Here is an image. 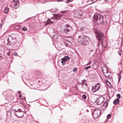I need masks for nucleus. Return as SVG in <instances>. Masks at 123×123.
<instances>
[{"label":"nucleus","mask_w":123,"mask_h":123,"mask_svg":"<svg viewBox=\"0 0 123 123\" xmlns=\"http://www.w3.org/2000/svg\"><path fill=\"white\" fill-rule=\"evenodd\" d=\"M93 31L96 35V38L99 41L97 44L98 47L99 48L101 43L102 44V46H103L102 41L104 39V34L96 28L93 29Z\"/></svg>","instance_id":"1"},{"label":"nucleus","mask_w":123,"mask_h":123,"mask_svg":"<svg viewBox=\"0 0 123 123\" xmlns=\"http://www.w3.org/2000/svg\"><path fill=\"white\" fill-rule=\"evenodd\" d=\"M93 21L96 22L98 24H101L103 23V17L98 14H95L93 17Z\"/></svg>","instance_id":"2"},{"label":"nucleus","mask_w":123,"mask_h":123,"mask_svg":"<svg viewBox=\"0 0 123 123\" xmlns=\"http://www.w3.org/2000/svg\"><path fill=\"white\" fill-rule=\"evenodd\" d=\"M7 44L11 46L14 45L17 42L16 38L14 37H12L10 36L7 39Z\"/></svg>","instance_id":"3"},{"label":"nucleus","mask_w":123,"mask_h":123,"mask_svg":"<svg viewBox=\"0 0 123 123\" xmlns=\"http://www.w3.org/2000/svg\"><path fill=\"white\" fill-rule=\"evenodd\" d=\"M102 70L104 75L107 79L109 80H111V77L110 76L111 73L109 72V70L106 68L104 69H102Z\"/></svg>","instance_id":"4"},{"label":"nucleus","mask_w":123,"mask_h":123,"mask_svg":"<svg viewBox=\"0 0 123 123\" xmlns=\"http://www.w3.org/2000/svg\"><path fill=\"white\" fill-rule=\"evenodd\" d=\"M71 30H72L71 27L70 25L67 24L65 25L64 28L63 30H62L61 31L63 33H66Z\"/></svg>","instance_id":"5"},{"label":"nucleus","mask_w":123,"mask_h":123,"mask_svg":"<svg viewBox=\"0 0 123 123\" xmlns=\"http://www.w3.org/2000/svg\"><path fill=\"white\" fill-rule=\"evenodd\" d=\"M101 112V111L100 110L97 109H95L93 112V117L95 119L97 118Z\"/></svg>","instance_id":"6"},{"label":"nucleus","mask_w":123,"mask_h":123,"mask_svg":"<svg viewBox=\"0 0 123 123\" xmlns=\"http://www.w3.org/2000/svg\"><path fill=\"white\" fill-rule=\"evenodd\" d=\"M15 114L18 117H20L23 116V112L21 109H19L17 111L15 110Z\"/></svg>","instance_id":"7"},{"label":"nucleus","mask_w":123,"mask_h":123,"mask_svg":"<svg viewBox=\"0 0 123 123\" xmlns=\"http://www.w3.org/2000/svg\"><path fill=\"white\" fill-rule=\"evenodd\" d=\"M100 85L99 83H98L96 84L94 87H92V91L93 92H95L98 91L100 89Z\"/></svg>","instance_id":"8"},{"label":"nucleus","mask_w":123,"mask_h":123,"mask_svg":"<svg viewBox=\"0 0 123 123\" xmlns=\"http://www.w3.org/2000/svg\"><path fill=\"white\" fill-rule=\"evenodd\" d=\"M89 39V37L86 36H84L82 45L86 46L88 44V40Z\"/></svg>","instance_id":"9"},{"label":"nucleus","mask_w":123,"mask_h":123,"mask_svg":"<svg viewBox=\"0 0 123 123\" xmlns=\"http://www.w3.org/2000/svg\"><path fill=\"white\" fill-rule=\"evenodd\" d=\"M104 101V99L102 97H100L97 99V103L98 105H100L103 103Z\"/></svg>","instance_id":"10"},{"label":"nucleus","mask_w":123,"mask_h":123,"mask_svg":"<svg viewBox=\"0 0 123 123\" xmlns=\"http://www.w3.org/2000/svg\"><path fill=\"white\" fill-rule=\"evenodd\" d=\"M63 16V15L56 14H55L54 15V18L56 19H60L61 17Z\"/></svg>","instance_id":"11"},{"label":"nucleus","mask_w":123,"mask_h":123,"mask_svg":"<svg viewBox=\"0 0 123 123\" xmlns=\"http://www.w3.org/2000/svg\"><path fill=\"white\" fill-rule=\"evenodd\" d=\"M83 37H81L80 36H79V38L78 39V42L82 45L83 43Z\"/></svg>","instance_id":"12"},{"label":"nucleus","mask_w":123,"mask_h":123,"mask_svg":"<svg viewBox=\"0 0 123 123\" xmlns=\"http://www.w3.org/2000/svg\"><path fill=\"white\" fill-rule=\"evenodd\" d=\"M70 59V58L68 56H66L63 58H62L61 59V60H63V61H65V62L68 61Z\"/></svg>","instance_id":"13"},{"label":"nucleus","mask_w":123,"mask_h":123,"mask_svg":"<svg viewBox=\"0 0 123 123\" xmlns=\"http://www.w3.org/2000/svg\"><path fill=\"white\" fill-rule=\"evenodd\" d=\"M119 102V100L118 98H117L114 101L113 103L115 105H116L117 104H118Z\"/></svg>","instance_id":"14"},{"label":"nucleus","mask_w":123,"mask_h":123,"mask_svg":"<svg viewBox=\"0 0 123 123\" xmlns=\"http://www.w3.org/2000/svg\"><path fill=\"white\" fill-rule=\"evenodd\" d=\"M19 2H17V3H15L14 4V7L16 9H17L19 6Z\"/></svg>","instance_id":"15"},{"label":"nucleus","mask_w":123,"mask_h":123,"mask_svg":"<svg viewBox=\"0 0 123 123\" xmlns=\"http://www.w3.org/2000/svg\"><path fill=\"white\" fill-rule=\"evenodd\" d=\"M9 10V8L6 7H5L4 12L6 13H8Z\"/></svg>","instance_id":"16"},{"label":"nucleus","mask_w":123,"mask_h":123,"mask_svg":"<svg viewBox=\"0 0 123 123\" xmlns=\"http://www.w3.org/2000/svg\"><path fill=\"white\" fill-rule=\"evenodd\" d=\"M27 30V28L25 27H23L22 29L21 30L23 31H26Z\"/></svg>","instance_id":"17"},{"label":"nucleus","mask_w":123,"mask_h":123,"mask_svg":"<svg viewBox=\"0 0 123 123\" xmlns=\"http://www.w3.org/2000/svg\"><path fill=\"white\" fill-rule=\"evenodd\" d=\"M68 12V11L64 10L61 11V12L62 14H64L67 13Z\"/></svg>","instance_id":"18"},{"label":"nucleus","mask_w":123,"mask_h":123,"mask_svg":"<svg viewBox=\"0 0 123 123\" xmlns=\"http://www.w3.org/2000/svg\"><path fill=\"white\" fill-rule=\"evenodd\" d=\"M58 9L56 8H54L52 9V11L54 12H56L57 11Z\"/></svg>","instance_id":"19"},{"label":"nucleus","mask_w":123,"mask_h":123,"mask_svg":"<svg viewBox=\"0 0 123 123\" xmlns=\"http://www.w3.org/2000/svg\"><path fill=\"white\" fill-rule=\"evenodd\" d=\"M117 98L119 99L120 98H121V95L119 94H118L117 95Z\"/></svg>","instance_id":"20"},{"label":"nucleus","mask_w":123,"mask_h":123,"mask_svg":"<svg viewBox=\"0 0 123 123\" xmlns=\"http://www.w3.org/2000/svg\"><path fill=\"white\" fill-rule=\"evenodd\" d=\"M82 97L83 99H86V95L83 94L82 95Z\"/></svg>","instance_id":"21"},{"label":"nucleus","mask_w":123,"mask_h":123,"mask_svg":"<svg viewBox=\"0 0 123 123\" xmlns=\"http://www.w3.org/2000/svg\"><path fill=\"white\" fill-rule=\"evenodd\" d=\"M108 101H107V102H106L103 105L105 106L106 107L108 104Z\"/></svg>","instance_id":"22"},{"label":"nucleus","mask_w":123,"mask_h":123,"mask_svg":"<svg viewBox=\"0 0 123 123\" xmlns=\"http://www.w3.org/2000/svg\"><path fill=\"white\" fill-rule=\"evenodd\" d=\"M77 68H75L73 69V71L74 72H76L77 71Z\"/></svg>","instance_id":"23"},{"label":"nucleus","mask_w":123,"mask_h":123,"mask_svg":"<svg viewBox=\"0 0 123 123\" xmlns=\"http://www.w3.org/2000/svg\"><path fill=\"white\" fill-rule=\"evenodd\" d=\"M61 62L62 63V65H64L65 64V61H63V60H62L61 61Z\"/></svg>","instance_id":"24"},{"label":"nucleus","mask_w":123,"mask_h":123,"mask_svg":"<svg viewBox=\"0 0 123 123\" xmlns=\"http://www.w3.org/2000/svg\"><path fill=\"white\" fill-rule=\"evenodd\" d=\"M91 68V66H87L86 67H85V68L86 70H87L89 68Z\"/></svg>","instance_id":"25"},{"label":"nucleus","mask_w":123,"mask_h":123,"mask_svg":"<svg viewBox=\"0 0 123 123\" xmlns=\"http://www.w3.org/2000/svg\"><path fill=\"white\" fill-rule=\"evenodd\" d=\"M111 116V115L110 114H108L107 116V119H109L110 118Z\"/></svg>","instance_id":"26"},{"label":"nucleus","mask_w":123,"mask_h":123,"mask_svg":"<svg viewBox=\"0 0 123 123\" xmlns=\"http://www.w3.org/2000/svg\"><path fill=\"white\" fill-rule=\"evenodd\" d=\"M72 1V0H67L66 2L67 3H69L71 2Z\"/></svg>","instance_id":"27"},{"label":"nucleus","mask_w":123,"mask_h":123,"mask_svg":"<svg viewBox=\"0 0 123 123\" xmlns=\"http://www.w3.org/2000/svg\"><path fill=\"white\" fill-rule=\"evenodd\" d=\"M15 2V3H17V2H19L18 0H13V2Z\"/></svg>","instance_id":"28"},{"label":"nucleus","mask_w":123,"mask_h":123,"mask_svg":"<svg viewBox=\"0 0 123 123\" xmlns=\"http://www.w3.org/2000/svg\"><path fill=\"white\" fill-rule=\"evenodd\" d=\"M13 55H14L17 56L18 54L16 52H14L13 53Z\"/></svg>","instance_id":"29"},{"label":"nucleus","mask_w":123,"mask_h":123,"mask_svg":"<svg viewBox=\"0 0 123 123\" xmlns=\"http://www.w3.org/2000/svg\"><path fill=\"white\" fill-rule=\"evenodd\" d=\"M118 54L120 55H122V54L121 53V52L120 51H118Z\"/></svg>","instance_id":"30"},{"label":"nucleus","mask_w":123,"mask_h":123,"mask_svg":"<svg viewBox=\"0 0 123 123\" xmlns=\"http://www.w3.org/2000/svg\"><path fill=\"white\" fill-rule=\"evenodd\" d=\"M47 2V1L46 0V1H43V4H45Z\"/></svg>","instance_id":"31"},{"label":"nucleus","mask_w":123,"mask_h":123,"mask_svg":"<svg viewBox=\"0 0 123 123\" xmlns=\"http://www.w3.org/2000/svg\"><path fill=\"white\" fill-rule=\"evenodd\" d=\"M7 55H10L9 52H8L7 53Z\"/></svg>","instance_id":"32"},{"label":"nucleus","mask_w":123,"mask_h":123,"mask_svg":"<svg viewBox=\"0 0 123 123\" xmlns=\"http://www.w3.org/2000/svg\"><path fill=\"white\" fill-rule=\"evenodd\" d=\"M65 45L66 47H68V43H66L65 44Z\"/></svg>","instance_id":"33"},{"label":"nucleus","mask_w":123,"mask_h":123,"mask_svg":"<svg viewBox=\"0 0 123 123\" xmlns=\"http://www.w3.org/2000/svg\"><path fill=\"white\" fill-rule=\"evenodd\" d=\"M120 79H121V77H119V80H118V82H119V81H120Z\"/></svg>","instance_id":"34"},{"label":"nucleus","mask_w":123,"mask_h":123,"mask_svg":"<svg viewBox=\"0 0 123 123\" xmlns=\"http://www.w3.org/2000/svg\"><path fill=\"white\" fill-rule=\"evenodd\" d=\"M2 24H1L0 23V27H2Z\"/></svg>","instance_id":"35"},{"label":"nucleus","mask_w":123,"mask_h":123,"mask_svg":"<svg viewBox=\"0 0 123 123\" xmlns=\"http://www.w3.org/2000/svg\"><path fill=\"white\" fill-rule=\"evenodd\" d=\"M2 57V55L0 54V58H1ZM1 60V59H0V60Z\"/></svg>","instance_id":"36"},{"label":"nucleus","mask_w":123,"mask_h":123,"mask_svg":"<svg viewBox=\"0 0 123 123\" xmlns=\"http://www.w3.org/2000/svg\"><path fill=\"white\" fill-rule=\"evenodd\" d=\"M63 1V0H58V2H60V1Z\"/></svg>","instance_id":"37"},{"label":"nucleus","mask_w":123,"mask_h":123,"mask_svg":"<svg viewBox=\"0 0 123 123\" xmlns=\"http://www.w3.org/2000/svg\"><path fill=\"white\" fill-rule=\"evenodd\" d=\"M26 0H21V1L23 2H24Z\"/></svg>","instance_id":"38"},{"label":"nucleus","mask_w":123,"mask_h":123,"mask_svg":"<svg viewBox=\"0 0 123 123\" xmlns=\"http://www.w3.org/2000/svg\"><path fill=\"white\" fill-rule=\"evenodd\" d=\"M18 94H20V91H18Z\"/></svg>","instance_id":"39"},{"label":"nucleus","mask_w":123,"mask_h":123,"mask_svg":"<svg viewBox=\"0 0 123 123\" xmlns=\"http://www.w3.org/2000/svg\"><path fill=\"white\" fill-rule=\"evenodd\" d=\"M80 30H81V31H82V30H84V29L83 28H81L80 29Z\"/></svg>","instance_id":"40"},{"label":"nucleus","mask_w":123,"mask_h":123,"mask_svg":"<svg viewBox=\"0 0 123 123\" xmlns=\"http://www.w3.org/2000/svg\"><path fill=\"white\" fill-rule=\"evenodd\" d=\"M81 114V113L80 112V113H79V115H80Z\"/></svg>","instance_id":"41"},{"label":"nucleus","mask_w":123,"mask_h":123,"mask_svg":"<svg viewBox=\"0 0 123 123\" xmlns=\"http://www.w3.org/2000/svg\"><path fill=\"white\" fill-rule=\"evenodd\" d=\"M91 1L92 2H93V0H91Z\"/></svg>","instance_id":"42"},{"label":"nucleus","mask_w":123,"mask_h":123,"mask_svg":"<svg viewBox=\"0 0 123 123\" xmlns=\"http://www.w3.org/2000/svg\"><path fill=\"white\" fill-rule=\"evenodd\" d=\"M105 1H106V2H107L108 0H104Z\"/></svg>","instance_id":"43"},{"label":"nucleus","mask_w":123,"mask_h":123,"mask_svg":"<svg viewBox=\"0 0 123 123\" xmlns=\"http://www.w3.org/2000/svg\"><path fill=\"white\" fill-rule=\"evenodd\" d=\"M91 64V63L90 62V63H88L87 64Z\"/></svg>","instance_id":"44"},{"label":"nucleus","mask_w":123,"mask_h":123,"mask_svg":"<svg viewBox=\"0 0 123 123\" xmlns=\"http://www.w3.org/2000/svg\"><path fill=\"white\" fill-rule=\"evenodd\" d=\"M22 96H21L20 95H19V97L20 98Z\"/></svg>","instance_id":"45"},{"label":"nucleus","mask_w":123,"mask_h":123,"mask_svg":"<svg viewBox=\"0 0 123 123\" xmlns=\"http://www.w3.org/2000/svg\"><path fill=\"white\" fill-rule=\"evenodd\" d=\"M85 84L86 85V86H87V84Z\"/></svg>","instance_id":"46"},{"label":"nucleus","mask_w":123,"mask_h":123,"mask_svg":"<svg viewBox=\"0 0 123 123\" xmlns=\"http://www.w3.org/2000/svg\"><path fill=\"white\" fill-rule=\"evenodd\" d=\"M104 48H106V46H104Z\"/></svg>","instance_id":"47"},{"label":"nucleus","mask_w":123,"mask_h":123,"mask_svg":"<svg viewBox=\"0 0 123 123\" xmlns=\"http://www.w3.org/2000/svg\"><path fill=\"white\" fill-rule=\"evenodd\" d=\"M51 22H52V23H53V22L51 21Z\"/></svg>","instance_id":"48"},{"label":"nucleus","mask_w":123,"mask_h":123,"mask_svg":"<svg viewBox=\"0 0 123 123\" xmlns=\"http://www.w3.org/2000/svg\"><path fill=\"white\" fill-rule=\"evenodd\" d=\"M24 111L25 112H26V111Z\"/></svg>","instance_id":"49"},{"label":"nucleus","mask_w":123,"mask_h":123,"mask_svg":"<svg viewBox=\"0 0 123 123\" xmlns=\"http://www.w3.org/2000/svg\"><path fill=\"white\" fill-rule=\"evenodd\" d=\"M1 21H2V22H3V20H2Z\"/></svg>","instance_id":"50"},{"label":"nucleus","mask_w":123,"mask_h":123,"mask_svg":"<svg viewBox=\"0 0 123 123\" xmlns=\"http://www.w3.org/2000/svg\"><path fill=\"white\" fill-rule=\"evenodd\" d=\"M84 81H85V80H83V81H84Z\"/></svg>","instance_id":"51"},{"label":"nucleus","mask_w":123,"mask_h":123,"mask_svg":"<svg viewBox=\"0 0 123 123\" xmlns=\"http://www.w3.org/2000/svg\"><path fill=\"white\" fill-rule=\"evenodd\" d=\"M8 112H7V114L8 115Z\"/></svg>","instance_id":"52"},{"label":"nucleus","mask_w":123,"mask_h":123,"mask_svg":"<svg viewBox=\"0 0 123 123\" xmlns=\"http://www.w3.org/2000/svg\"><path fill=\"white\" fill-rule=\"evenodd\" d=\"M122 64V63H121H121H120V64Z\"/></svg>","instance_id":"53"},{"label":"nucleus","mask_w":123,"mask_h":123,"mask_svg":"<svg viewBox=\"0 0 123 123\" xmlns=\"http://www.w3.org/2000/svg\"><path fill=\"white\" fill-rule=\"evenodd\" d=\"M92 3H91V4H92Z\"/></svg>","instance_id":"54"}]
</instances>
